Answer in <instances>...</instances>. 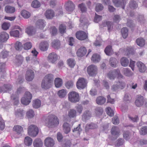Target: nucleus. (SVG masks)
<instances>
[{
	"label": "nucleus",
	"instance_id": "obj_16",
	"mask_svg": "<svg viewBox=\"0 0 147 147\" xmlns=\"http://www.w3.org/2000/svg\"><path fill=\"white\" fill-rule=\"evenodd\" d=\"M120 51L124 53L125 55H128L131 54H134V49L132 47H128L126 48H123L120 49Z\"/></svg>",
	"mask_w": 147,
	"mask_h": 147
},
{
	"label": "nucleus",
	"instance_id": "obj_18",
	"mask_svg": "<svg viewBox=\"0 0 147 147\" xmlns=\"http://www.w3.org/2000/svg\"><path fill=\"white\" fill-rule=\"evenodd\" d=\"M45 146L47 147H53L54 144V141L51 138H47L45 140Z\"/></svg>",
	"mask_w": 147,
	"mask_h": 147
},
{
	"label": "nucleus",
	"instance_id": "obj_1",
	"mask_svg": "<svg viewBox=\"0 0 147 147\" xmlns=\"http://www.w3.org/2000/svg\"><path fill=\"white\" fill-rule=\"evenodd\" d=\"M53 80V76L52 74H49L45 76L42 82V88L45 89L50 88L52 86Z\"/></svg>",
	"mask_w": 147,
	"mask_h": 147
},
{
	"label": "nucleus",
	"instance_id": "obj_31",
	"mask_svg": "<svg viewBox=\"0 0 147 147\" xmlns=\"http://www.w3.org/2000/svg\"><path fill=\"white\" fill-rule=\"evenodd\" d=\"M106 100V98L104 97L99 96L96 98V101L98 105H102L105 103Z\"/></svg>",
	"mask_w": 147,
	"mask_h": 147
},
{
	"label": "nucleus",
	"instance_id": "obj_8",
	"mask_svg": "<svg viewBox=\"0 0 147 147\" xmlns=\"http://www.w3.org/2000/svg\"><path fill=\"white\" fill-rule=\"evenodd\" d=\"M76 36L77 39L83 40L86 39L88 38V34L84 31L80 30L76 32Z\"/></svg>",
	"mask_w": 147,
	"mask_h": 147
},
{
	"label": "nucleus",
	"instance_id": "obj_17",
	"mask_svg": "<svg viewBox=\"0 0 147 147\" xmlns=\"http://www.w3.org/2000/svg\"><path fill=\"white\" fill-rule=\"evenodd\" d=\"M144 98L141 95H138L137 99L136 100L135 103L136 106L138 107H140L144 104Z\"/></svg>",
	"mask_w": 147,
	"mask_h": 147
},
{
	"label": "nucleus",
	"instance_id": "obj_23",
	"mask_svg": "<svg viewBox=\"0 0 147 147\" xmlns=\"http://www.w3.org/2000/svg\"><path fill=\"white\" fill-rule=\"evenodd\" d=\"M111 133L112 135L117 137L119 135L120 131L118 127H113L111 130Z\"/></svg>",
	"mask_w": 147,
	"mask_h": 147
},
{
	"label": "nucleus",
	"instance_id": "obj_2",
	"mask_svg": "<svg viewBox=\"0 0 147 147\" xmlns=\"http://www.w3.org/2000/svg\"><path fill=\"white\" fill-rule=\"evenodd\" d=\"M45 121L46 125L49 127L53 126H57L59 123V120L57 117L53 115H49Z\"/></svg>",
	"mask_w": 147,
	"mask_h": 147
},
{
	"label": "nucleus",
	"instance_id": "obj_51",
	"mask_svg": "<svg viewBox=\"0 0 147 147\" xmlns=\"http://www.w3.org/2000/svg\"><path fill=\"white\" fill-rule=\"evenodd\" d=\"M106 25L107 26L108 31L109 32L111 31L113 28V22L109 21H107Z\"/></svg>",
	"mask_w": 147,
	"mask_h": 147
},
{
	"label": "nucleus",
	"instance_id": "obj_53",
	"mask_svg": "<svg viewBox=\"0 0 147 147\" xmlns=\"http://www.w3.org/2000/svg\"><path fill=\"white\" fill-rule=\"evenodd\" d=\"M59 29L61 33H64L65 32L66 26L64 24H61L59 26Z\"/></svg>",
	"mask_w": 147,
	"mask_h": 147
},
{
	"label": "nucleus",
	"instance_id": "obj_3",
	"mask_svg": "<svg viewBox=\"0 0 147 147\" xmlns=\"http://www.w3.org/2000/svg\"><path fill=\"white\" fill-rule=\"evenodd\" d=\"M68 100L71 102L76 103L80 100L79 94L74 91L70 92L68 94Z\"/></svg>",
	"mask_w": 147,
	"mask_h": 147
},
{
	"label": "nucleus",
	"instance_id": "obj_56",
	"mask_svg": "<svg viewBox=\"0 0 147 147\" xmlns=\"http://www.w3.org/2000/svg\"><path fill=\"white\" fill-rule=\"evenodd\" d=\"M80 124H79L78 127H77L76 128H74V129L73 130V132H77L78 135H79L80 134V132L82 131V129L80 128Z\"/></svg>",
	"mask_w": 147,
	"mask_h": 147
},
{
	"label": "nucleus",
	"instance_id": "obj_54",
	"mask_svg": "<svg viewBox=\"0 0 147 147\" xmlns=\"http://www.w3.org/2000/svg\"><path fill=\"white\" fill-rule=\"evenodd\" d=\"M24 114V112L23 111L21 110L20 109L18 110L15 112V115L16 116L18 117H22L23 116Z\"/></svg>",
	"mask_w": 147,
	"mask_h": 147
},
{
	"label": "nucleus",
	"instance_id": "obj_30",
	"mask_svg": "<svg viewBox=\"0 0 147 147\" xmlns=\"http://www.w3.org/2000/svg\"><path fill=\"white\" fill-rule=\"evenodd\" d=\"M63 130L64 132L66 134L69 133L70 131L71 128L69 124L67 123H65L63 125Z\"/></svg>",
	"mask_w": 147,
	"mask_h": 147
},
{
	"label": "nucleus",
	"instance_id": "obj_42",
	"mask_svg": "<svg viewBox=\"0 0 147 147\" xmlns=\"http://www.w3.org/2000/svg\"><path fill=\"white\" fill-rule=\"evenodd\" d=\"M123 72V74L126 76H131L133 75L132 72L127 68H124Z\"/></svg>",
	"mask_w": 147,
	"mask_h": 147
},
{
	"label": "nucleus",
	"instance_id": "obj_38",
	"mask_svg": "<svg viewBox=\"0 0 147 147\" xmlns=\"http://www.w3.org/2000/svg\"><path fill=\"white\" fill-rule=\"evenodd\" d=\"M9 33L11 36L17 38H19V31L17 30H12Z\"/></svg>",
	"mask_w": 147,
	"mask_h": 147
},
{
	"label": "nucleus",
	"instance_id": "obj_59",
	"mask_svg": "<svg viewBox=\"0 0 147 147\" xmlns=\"http://www.w3.org/2000/svg\"><path fill=\"white\" fill-rule=\"evenodd\" d=\"M6 64L5 63H0V72H5Z\"/></svg>",
	"mask_w": 147,
	"mask_h": 147
},
{
	"label": "nucleus",
	"instance_id": "obj_39",
	"mask_svg": "<svg viewBox=\"0 0 147 147\" xmlns=\"http://www.w3.org/2000/svg\"><path fill=\"white\" fill-rule=\"evenodd\" d=\"M68 116L70 118H74L76 116V111L74 109H70L68 113Z\"/></svg>",
	"mask_w": 147,
	"mask_h": 147
},
{
	"label": "nucleus",
	"instance_id": "obj_10",
	"mask_svg": "<svg viewBox=\"0 0 147 147\" xmlns=\"http://www.w3.org/2000/svg\"><path fill=\"white\" fill-rule=\"evenodd\" d=\"M127 1V0H122L121 1L120 0H112V1L114 5L117 7H121L124 9L125 6Z\"/></svg>",
	"mask_w": 147,
	"mask_h": 147
},
{
	"label": "nucleus",
	"instance_id": "obj_27",
	"mask_svg": "<svg viewBox=\"0 0 147 147\" xmlns=\"http://www.w3.org/2000/svg\"><path fill=\"white\" fill-rule=\"evenodd\" d=\"M33 144L34 147H42L43 142L41 139H36L34 141Z\"/></svg>",
	"mask_w": 147,
	"mask_h": 147
},
{
	"label": "nucleus",
	"instance_id": "obj_52",
	"mask_svg": "<svg viewBox=\"0 0 147 147\" xmlns=\"http://www.w3.org/2000/svg\"><path fill=\"white\" fill-rule=\"evenodd\" d=\"M32 45L30 42H28L24 44V48L25 50H28L31 48Z\"/></svg>",
	"mask_w": 147,
	"mask_h": 147
},
{
	"label": "nucleus",
	"instance_id": "obj_13",
	"mask_svg": "<svg viewBox=\"0 0 147 147\" xmlns=\"http://www.w3.org/2000/svg\"><path fill=\"white\" fill-rule=\"evenodd\" d=\"M87 52L86 48L84 47H81L78 50L76 54L78 56L82 57L86 55Z\"/></svg>",
	"mask_w": 147,
	"mask_h": 147
},
{
	"label": "nucleus",
	"instance_id": "obj_34",
	"mask_svg": "<svg viewBox=\"0 0 147 147\" xmlns=\"http://www.w3.org/2000/svg\"><path fill=\"white\" fill-rule=\"evenodd\" d=\"M13 130L16 131L18 134H20L23 131V128L21 126L15 125L13 129Z\"/></svg>",
	"mask_w": 147,
	"mask_h": 147
},
{
	"label": "nucleus",
	"instance_id": "obj_5",
	"mask_svg": "<svg viewBox=\"0 0 147 147\" xmlns=\"http://www.w3.org/2000/svg\"><path fill=\"white\" fill-rule=\"evenodd\" d=\"M28 131L29 136L32 137H34L38 133V129L35 125H32L28 127Z\"/></svg>",
	"mask_w": 147,
	"mask_h": 147
},
{
	"label": "nucleus",
	"instance_id": "obj_61",
	"mask_svg": "<svg viewBox=\"0 0 147 147\" xmlns=\"http://www.w3.org/2000/svg\"><path fill=\"white\" fill-rule=\"evenodd\" d=\"M26 115L28 118H30L34 117V113L32 110H30L26 113Z\"/></svg>",
	"mask_w": 147,
	"mask_h": 147
},
{
	"label": "nucleus",
	"instance_id": "obj_11",
	"mask_svg": "<svg viewBox=\"0 0 147 147\" xmlns=\"http://www.w3.org/2000/svg\"><path fill=\"white\" fill-rule=\"evenodd\" d=\"M97 71L96 67L93 65H90L87 68L88 73L91 76H93L96 74Z\"/></svg>",
	"mask_w": 147,
	"mask_h": 147
},
{
	"label": "nucleus",
	"instance_id": "obj_20",
	"mask_svg": "<svg viewBox=\"0 0 147 147\" xmlns=\"http://www.w3.org/2000/svg\"><path fill=\"white\" fill-rule=\"evenodd\" d=\"M9 38V35L6 32H2L0 33V41L4 42L7 41Z\"/></svg>",
	"mask_w": 147,
	"mask_h": 147
},
{
	"label": "nucleus",
	"instance_id": "obj_32",
	"mask_svg": "<svg viewBox=\"0 0 147 147\" xmlns=\"http://www.w3.org/2000/svg\"><path fill=\"white\" fill-rule=\"evenodd\" d=\"M41 105V102L40 100L37 99L34 100L32 102V106L35 109L40 107Z\"/></svg>",
	"mask_w": 147,
	"mask_h": 147
},
{
	"label": "nucleus",
	"instance_id": "obj_41",
	"mask_svg": "<svg viewBox=\"0 0 147 147\" xmlns=\"http://www.w3.org/2000/svg\"><path fill=\"white\" fill-rule=\"evenodd\" d=\"M21 13L22 16L25 18H28L30 16V13L25 10H22Z\"/></svg>",
	"mask_w": 147,
	"mask_h": 147
},
{
	"label": "nucleus",
	"instance_id": "obj_36",
	"mask_svg": "<svg viewBox=\"0 0 147 147\" xmlns=\"http://www.w3.org/2000/svg\"><path fill=\"white\" fill-rule=\"evenodd\" d=\"M5 10L7 13H13L15 11V8L10 6H7L5 8Z\"/></svg>",
	"mask_w": 147,
	"mask_h": 147
},
{
	"label": "nucleus",
	"instance_id": "obj_21",
	"mask_svg": "<svg viewBox=\"0 0 147 147\" xmlns=\"http://www.w3.org/2000/svg\"><path fill=\"white\" fill-rule=\"evenodd\" d=\"M45 16L47 19H51L55 16V12L51 9L47 10L45 13Z\"/></svg>",
	"mask_w": 147,
	"mask_h": 147
},
{
	"label": "nucleus",
	"instance_id": "obj_60",
	"mask_svg": "<svg viewBox=\"0 0 147 147\" xmlns=\"http://www.w3.org/2000/svg\"><path fill=\"white\" fill-rule=\"evenodd\" d=\"M103 8V6L102 4L97 3L95 7V10L97 12L99 11L102 10Z\"/></svg>",
	"mask_w": 147,
	"mask_h": 147
},
{
	"label": "nucleus",
	"instance_id": "obj_24",
	"mask_svg": "<svg viewBox=\"0 0 147 147\" xmlns=\"http://www.w3.org/2000/svg\"><path fill=\"white\" fill-rule=\"evenodd\" d=\"M49 47V44L46 41L42 42L39 46L40 49L42 51H47Z\"/></svg>",
	"mask_w": 147,
	"mask_h": 147
},
{
	"label": "nucleus",
	"instance_id": "obj_62",
	"mask_svg": "<svg viewBox=\"0 0 147 147\" xmlns=\"http://www.w3.org/2000/svg\"><path fill=\"white\" fill-rule=\"evenodd\" d=\"M73 86V82L72 81H69L65 84L66 87L68 89L72 88Z\"/></svg>",
	"mask_w": 147,
	"mask_h": 147
},
{
	"label": "nucleus",
	"instance_id": "obj_29",
	"mask_svg": "<svg viewBox=\"0 0 147 147\" xmlns=\"http://www.w3.org/2000/svg\"><path fill=\"white\" fill-rule=\"evenodd\" d=\"M67 91L66 90L62 89L58 91L57 94L60 98H64L66 95Z\"/></svg>",
	"mask_w": 147,
	"mask_h": 147
},
{
	"label": "nucleus",
	"instance_id": "obj_45",
	"mask_svg": "<svg viewBox=\"0 0 147 147\" xmlns=\"http://www.w3.org/2000/svg\"><path fill=\"white\" fill-rule=\"evenodd\" d=\"M104 51L107 55H110L112 52V47L110 45L107 46L105 48Z\"/></svg>",
	"mask_w": 147,
	"mask_h": 147
},
{
	"label": "nucleus",
	"instance_id": "obj_7",
	"mask_svg": "<svg viewBox=\"0 0 147 147\" xmlns=\"http://www.w3.org/2000/svg\"><path fill=\"white\" fill-rule=\"evenodd\" d=\"M87 82L86 80L83 78H79L76 83L77 88L79 89H83L87 86Z\"/></svg>",
	"mask_w": 147,
	"mask_h": 147
},
{
	"label": "nucleus",
	"instance_id": "obj_47",
	"mask_svg": "<svg viewBox=\"0 0 147 147\" xmlns=\"http://www.w3.org/2000/svg\"><path fill=\"white\" fill-rule=\"evenodd\" d=\"M68 65L71 67H73L75 65V61L74 59H69L67 61Z\"/></svg>",
	"mask_w": 147,
	"mask_h": 147
},
{
	"label": "nucleus",
	"instance_id": "obj_33",
	"mask_svg": "<svg viewBox=\"0 0 147 147\" xmlns=\"http://www.w3.org/2000/svg\"><path fill=\"white\" fill-rule=\"evenodd\" d=\"M63 81L62 80L59 78H57L55 80V84L57 88L60 87L62 85Z\"/></svg>",
	"mask_w": 147,
	"mask_h": 147
},
{
	"label": "nucleus",
	"instance_id": "obj_28",
	"mask_svg": "<svg viewBox=\"0 0 147 147\" xmlns=\"http://www.w3.org/2000/svg\"><path fill=\"white\" fill-rule=\"evenodd\" d=\"M120 63L121 65L124 67L127 66L129 63V60L126 57H122L120 59Z\"/></svg>",
	"mask_w": 147,
	"mask_h": 147
},
{
	"label": "nucleus",
	"instance_id": "obj_4",
	"mask_svg": "<svg viewBox=\"0 0 147 147\" xmlns=\"http://www.w3.org/2000/svg\"><path fill=\"white\" fill-rule=\"evenodd\" d=\"M115 75H117V78L119 79L123 78V77L120 73L119 69H115L113 71H111L107 74L108 77L110 80L114 79Z\"/></svg>",
	"mask_w": 147,
	"mask_h": 147
},
{
	"label": "nucleus",
	"instance_id": "obj_57",
	"mask_svg": "<svg viewBox=\"0 0 147 147\" xmlns=\"http://www.w3.org/2000/svg\"><path fill=\"white\" fill-rule=\"evenodd\" d=\"M22 47V43L18 41H17L15 44V47L16 49L17 50H20Z\"/></svg>",
	"mask_w": 147,
	"mask_h": 147
},
{
	"label": "nucleus",
	"instance_id": "obj_14",
	"mask_svg": "<svg viewBox=\"0 0 147 147\" xmlns=\"http://www.w3.org/2000/svg\"><path fill=\"white\" fill-rule=\"evenodd\" d=\"M34 73L31 69H28L26 72V79L28 81H32L34 77Z\"/></svg>",
	"mask_w": 147,
	"mask_h": 147
},
{
	"label": "nucleus",
	"instance_id": "obj_44",
	"mask_svg": "<svg viewBox=\"0 0 147 147\" xmlns=\"http://www.w3.org/2000/svg\"><path fill=\"white\" fill-rule=\"evenodd\" d=\"M117 61L116 59L114 58H111L110 59L109 63L113 67H115L116 66Z\"/></svg>",
	"mask_w": 147,
	"mask_h": 147
},
{
	"label": "nucleus",
	"instance_id": "obj_43",
	"mask_svg": "<svg viewBox=\"0 0 147 147\" xmlns=\"http://www.w3.org/2000/svg\"><path fill=\"white\" fill-rule=\"evenodd\" d=\"M137 44L139 46L142 47L145 44L144 39L142 38H138L136 40Z\"/></svg>",
	"mask_w": 147,
	"mask_h": 147
},
{
	"label": "nucleus",
	"instance_id": "obj_55",
	"mask_svg": "<svg viewBox=\"0 0 147 147\" xmlns=\"http://www.w3.org/2000/svg\"><path fill=\"white\" fill-rule=\"evenodd\" d=\"M10 26V24L9 23L5 22L2 24V28L3 30H6L9 28Z\"/></svg>",
	"mask_w": 147,
	"mask_h": 147
},
{
	"label": "nucleus",
	"instance_id": "obj_22",
	"mask_svg": "<svg viewBox=\"0 0 147 147\" xmlns=\"http://www.w3.org/2000/svg\"><path fill=\"white\" fill-rule=\"evenodd\" d=\"M36 25L37 28L42 30L45 26V22L44 20H39L36 22Z\"/></svg>",
	"mask_w": 147,
	"mask_h": 147
},
{
	"label": "nucleus",
	"instance_id": "obj_19",
	"mask_svg": "<svg viewBox=\"0 0 147 147\" xmlns=\"http://www.w3.org/2000/svg\"><path fill=\"white\" fill-rule=\"evenodd\" d=\"M137 66L139 71L141 73H144L146 70V67L144 64L141 61H138L136 63Z\"/></svg>",
	"mask_w": 147,
	"mask_h": 147
},
{
	"label": "nucleus",
	"instance_id": "obj_12",
	"mask_svg": "<svg viewBox=\"0 0 147 147\" xmlns=\"http://www.w3.org/2000/svg\"><path fill=\"white\" fill-rule=\"evenodd\" d=\"M125 84L122 82H118L113 85L111 89L113 91L117 90L119 88L123 89Z\"/></svg>",
	"mask_w": 147,
	"mask_h": 147
},
{
	"label": "nucleus",
	"instance_id": "obj_9",
	"mask_svg": "<svg viewBox=\"0 0 147 147\" xmlns=\"http://www.w3.org/2000/svg\"><path fill=\"white\" fill-rule=\"evenodd\" d=\"M59 56L55 52L50 53L48 56V61L52 63L55 62L58 59Z\"/></svg>",
	"mask_w": 147,
	"mask_h": 147
},
{
	"label": "nucleus",
	"instance_id": "obj_26",
	"mask_svg": "<svg viewBox=\"0 0 147 147\" xmlns=\"http://www.w3.org/2000/svg\"><path fill=\"white\" fill-rule=\"evenodd\" d=\"M51 45L55 49H58L60 48L61 45L60 41L57 40H54L51 43Z\"/></svg>",
	"mask_w": 147,
	"mask_h": 147
},
{
	"label": "nucleus",
	"instance_id": "obj_35",
	"mask_svg": "<svg viewBox=\"0 0 147 147\" xmlns=\"http://www.w3.org/2000/svg\"><path fill=\"white\" fill-rule=\"evenodd\" d=\"M26 32L29 35L31 36L35 33V30L33 27H29L26 29Z\"/></svg>",
	"mask_w": 147,
	"mask_h": 147
},
{
	"label": "nucleus",
	"instance_id": "obj_48",
	"mask_svg": "<svg viewBox=\"0 0 147 147\" xmlns=\"http://www.w3.org/2000/svg\"><path fill=\"white\" fill-rule=\"evenodd\" d=\"M40 4L39 1L37 0L33 1L32 3L31 6L34 8H38L40 6Z\"/></svg>",
	"mask_w": 147,
	"mask_h": 147
},
{
	"label": "nucleus",
	"instance_id": "obj_49",
	"mask_svg": "<svg viewBox=\"0 0 147 147\" xmlns=\"http://www.w3.org/2000/svg\"><path fill=\"white\" fill-rule=\"evenodd\" d=\"M106 111L109 116H113L114 115V113L113 110L110 107H108L106 109Z\"/></svg>",
	"mask_w": 147,
	"mask_h": 147
},
{
	"label": "nucleus",
	"instance_id": "obj_25",
	"mask_svg": "<svg viewBox=\"0 0 147 147\" xmlns=\"http://www.w3.org/2000/svg\"><path fill=\"white\" fill-rule=\"evenodd\" d=\"M91 59L93 62H98L100 60V55L98 54L94 53L92 55Z\"/></svg>",
	"mask_w": 147,
	"mask_h": 147
},
{
	"label": "nucleus",
	"instance_id": "obj_15",
	"mask_svg": "<svg viewBox=\"0 0 147 147\" xmlns=\"http://www.w3.org/2000/svg\"><path fill=\"white\" fill-rule=\"evenodd\" d=\"M66 10L68 12L72 11L75 8V5L73 2L70 1H68L65 5Z\"/></svg>",
	"mask_w": 147,
	"mask_h": 147
},
{
	"label": "nucleus",
	"instance_id": "obj_50",
	"mask_svg": "<svg viewBox=\"0 0 147 147\" xmlns=\"http://www.w3.org/2000/svg\"><path fill=\"white\" fill-rule=\"evenodd\" d=\"M50 33L53 36L55 35L57 33V30L54 26H51L49 29Z\"/></svg>",
	"mask_w": 147,
	"mask_h": 147
},
{
	"label": "nucleus",
	"instance_id": "obj_46",
	"mask_svg": "<svg viewBox=\"0 0 147 147\" xmlns=\"http://www.w3.org/2000/svg\"><path fill=\"white\" fill-rule=\"evenodd\" d=\"M139 133L141 135H144L147 134V126H143L139 130Z\"/></svg>",
	"mask_w": 147,
	"mask_h": 147
},
{
	"label": "nucleus",
	"instance_id": "obj_6",
	"mask_svg": "<svg viewBox=\"0 0 147 147\" xmlns=\"http://www.w3.org/2000/svg\"><path fill=\"white\" fill-rule=\"evenodd\" d=\"M32 98V96L30 93L28 91L26 92L24 95V97H22L21 100V102L22 104L27 105L31 102V100Z\"/></svg>",
	"mask_w": 147,
	"mask_h": 147
},
{
	"label": "nucleus",
	"instance_id": "obj_40",
	"mask_svg": "<svg viewBox=\"0 0 147 147\" xmlns=\"http://www.w3.org/2000/svg\"><path fill=\"white\" fill-rule=\"evenodd\" d=\"M128 30L127 28H123L121 30V33L123 37L124 38H126L128 35Z\"/></svg>",
	"mask_w": 147,
	"mask_h": 147
},
{
	"label": "nucleus",
	"instance_id": "obj_58",
	"mask_svg": "<svg viewBox=\"0 0 147 147\" xmlns=\"http://www.w3.org/2000/svg\"><path fill=\"white\" fill-rule=\"evenodd\" d=\"M129 6L131 8L135 9L137 7L138 5L136 1H131L129 3Z\"/></svg>",
	"mask_w": 147,
	"mask_h": 147
},
{
	"label": "nucleus",
	"instance_id": "obj_37",
	"mask_svg": "<svg viewBox=\"0 0 147 147\" xmlns=\"http://www.w3.org/2000/svg\"><path fill=\"white\" fill-rule=\"evenodd\" d=\"M32 142V140L31 138L28 136L26 137L24 139V142L25 144L27 146L31 145Z\"/></svg>",
	"mask_w": 147,
	"mask_h": 147
},
{
	"label": "nucleus",
	"instance_id": "obj_63",
	"mask_svg": "<svg viewBox=\"0 0 147 147\" xmlns=\"http://www.w3.org/2000/svg\"><path fill=\"white\" fill-rule=\"evenodd\" d=\"M102 19V16H100L98 15L95 13V16L94 19V21L96 23H98Z\"/></svg>",
	"mask_w": 147,
	"mask_h": 147
},
{
	"label": "nucleus",
	"instance_id": "obj_64",
	"mask_svg": "<svg viewBox=\"0 0 147 147\" xmlns=\"http://www.w3.org/2000/svg\"><path fill=\"white\" fill-rule=\"evenodd\" d=\"M76 109L77 112L80 114L82 113L83 109V107L81 105H79L76 107Z\"/></svg>",
	"mask_w": 147,
	"mask_h": 147
}]
</instances>
